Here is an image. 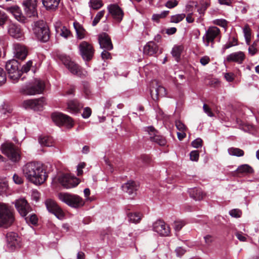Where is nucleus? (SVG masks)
Masks as SVG:
<instances>
[{
	"instance_id": "bf43d9fd",
	"label": "nucleus",
	"mask_w": 259,
	"mask_h": 259,
	"mask_svg": "<svg viewBox=\"0 0 259 259\" xmlns=\"http://www.w3.org/2000/svg\"><path fill=\"white\" fill-rule=\"evenodd\" d=\"M92 113V110L89 107H86L84 109L82 116L84 118H89Z\"/></svg>"
},
{
	"instance_id": "4468645a",
	"label": "nucleus",
	"mask_w": 259,
	"mask_h": 259,
	"mask_svg": "<svg viewBox=\"0 0 259 259\" xmlns=\"http://www.w3.org/2000/svg\"><path fill=\"white\" fill-rule=\"evenodd\" d=\"M15 207L20 214L26 217L27 213L31 211V208L24 198H20L15 202Z\"/></svg>"
},
{
	"instance_id": "8fccbe9b",
	"label": "nucleus",
	"mask_w": 259,
	"mask_h": 259,
	"mask_svg": "<svg viewBox=\"0 0 259 259\" xmlns=\"http://www.w3.org/2000/svg\"><path fill=\"white\" fill-rule=\"evenodd\" d=\"M231 216L234 218H240L241 215V211L238 209H233L229 211Z\"/></svg>"
},
{
	"instance_id": "cd10ccee",
	"label": "nucleus",
	"mask_w": 259,
	"mask_h": 259,
	"mask_svg": "<svg viewBox=\"0 0 259 259\" xmlns=\"http://www.w3.org/2000/svg\"><path fill=\"white\" fill-rule=\"evenodd\" d=\"M7 10L11 13L18 21L25 22V18L22 15L19 7L17 6L10 7L7 9Z\"/></svg>"
},
{
	"instance_id": "7c9ffc66",
	"label": "nucleus",
	"mask_w": 259,
	"mask_h": 259,
	"mask_svg": "<svg viewBox=\"0 0 259 259\" xmlns=\"http://www.w3.org/2000/svg\"><path fill=\"white\" fill-rule=\"evenodd\" d=\"M189 193L191 197L195 200H201L205 196V194L200 189L198 188L191 189L189 191Z\"/></svg>"
},
{
	"instance_id": "5701e85b",
	"label": "nucleus",
	"mask_w": 259,
	"mask_h": 259,
	"mask_svg": "<svg viewBox=\"0 0 259 259\" xmlns=\"http://www.w3.org/2000/svg\"><path fill=\"white\" fill-rule=\"evenodd\" d=\"M8 33L11 36L15 38H21L22 36V32L19 26L13 23L8 25Z\"/></svg>"
},
{
	"instance_id": "20e7f679",
	"label": "nucleus",
	"mask_w": 259,
	"mask_h": 259,
	"mask_svg": "<svg viewBox=\"0 0 259 259\" xmlns=\"http://www.w3.org/2000/svg\"><path fill=\"white\" fill-rule=\"evenodd\" d=\"M9 78L14 82H16L22 75V71L20 69L19 62L15 59L8 61L6 64Z\"/></svg>"
},
{
	"instance_id": "6e6d98bb",
	"label": "nucleus",
	"mask_w": 259,
	"mask_h": 259,
	"mask_svg": "<svg viewBox=\"0 0 259 259\" xmlns=\"http://www.w3.org/2000/svg\"><path fill=\"white\" fill-rule=\"evenodd\" d=\"M213 24L225 27L227 25V22L224 19H217L213 21Z\"/></svg>"
},
{
	"instance_id": "f03ea898",
	"label": "nucleus",
	"mask_w": 259,
	"mask_h": 259,
	"mask_svg": "<svg viewBox=\"0 0 259 259\" xmlns=\"http://www.w3.org/2000/svg\"><path fill=\"white\" fill-rule=\"evenodd\" d=\"M58 197L62 202L72 207L79 208L84 204L83 199L77 195L61 192L58 194Z\"/></svg>"
},
{
	"instance_id": "9d476101",
	"label": "nucleus",
	"mask_w": 259,
	"mask_h": 259,
	"mask_svg": "<svg viewBox=\"0 0 259 259\" xmlns=\"http://www.w3.org/2000/svg\"><path fill=\"white\" fill-rule=\"evenodd\" d=\"M53 121L58 125H64L68 127H71L73 125V120L68 115L61 113H54L52 115Z\"/></svg>"
},
{
	"instance_id": "2eb2a0df",
	"label": "nucleus",
	"mask_w": 259,
	"mask_h": 259,
	"mask_svg": "<svg viewBox=\"0 0 259 259\" xmlns=\"http://www.w3.org/2000/svg\"><path fill=\"white\" fill-rule=\"evenodd\" d=\"M7 246L11 250L20 247L21 240L18 235L13 232L8 233L7 235Z\"/></svg>"
},
{
	"instance_id": "c756f323",
	"label": "nucleus",
	"mask_w": 259,
	"mask_h": 259,
	"mask_svg": "<svg viewBox=\"0 0 259 259\" xmlns=\"http://www.w3.org/2000/svg\"><path fill=\"white\" fill-rule=\"evenodd\" d=\"M67 106L70 112L77 113L83 107V105L79 103L76 100H73L68 101Z\"/></svg>"
},
{
	"instance_id": "412c9836",
	"label": "nucleus",
	"mask_w": 259,
	"mask_h": 259,
	"mask_svg": "<svg viewBox=\"0 0 259 259\" xmlns=\"http://www.w3.org/2000/svg\"><path fill=\"white\" fill-rule=\"evenodd\" d=\"M14 53L16 58L24 60L28 55V49L24 45L16 43L13 45Z\"/></svg>"
},
{
	"instance_id": "a211bd4d",
	"label": "nucleus",
	"mask_w": 259,
	"mask_h": 259,
	"mask_svg": "<svg viewBox=\"0 0 259 259\" xmlns=\"http://www.w3.org/2000/svg\"><path fill=\"white\" fill-rule=\"evenodd\" d=\"M24 10L26 15L31 17L37 15L36 0H26L23 2Z\"/></svg>"
},
{
	"instance_id": "c9c22d12",
	"label": "nucleus",
	"mask_w": 259,
	"mask_h": 259,
	"mask_svg": "<svg viewBox=\"0 0 259 259\" xmlns=\"http://www.w3.org/2000/svg\"><path fill=\"white\" fill-rule=\"evenodd\" d=\"M39 142L41 145L50 147L53 146L54 141L50 137L44 136L39 138Z\"/></svg>"
},
{
	"instance_id": "052dcab7",
	"label": "nucleus",
	"mask_w": 259,
	"mask_h": 259,
	"mask_svg": "<svg viewBox=\"0 0 259 259\" xmlns=\"http://www.w3.org/2000/svg\"><path fill=\"white\" fill-rule=\"evenodd\" d=\"M85 166V163L84 162H81L78 165L77 167V176H79L82 175L83 174L82 169L84 168Z\"/></svg>"
},
{
	"instance_id": "58836bf2",
	"label": "nucleus",
	"mask_w": 259,
	"mask_h": 259,
	"mask_svg": "<svg viewBox=\"0 0 259 259\" xmlns=\"http://www.w3.org/2000/svg\"><path fill=\"white\" fill-rule=\"evenodd\" d=\"M244 36L247 45H249L251 40V29L248 25H246L243 29Z\"/></svg>"
},
{
	"instance_id": "f3484780",
	"label": "nucleus",
	"mask_w": 259,
	"mask_h": 259,
	"mask_svg": "<svg viewBox=\"0 0 259 259\" xmlns=\"http://www.w3.org/2000/svg\"><path fill=\"white\" fill-rule=\"evenodd\" d=\"M62 62L71 73L79 76L83 75L81 68L75 62L71 61L69 58H64L62 60Z\"/></svg>"
},
{
	"instance_id": "b1692460",
	"label": "nucleus",
	"mask_w": 259,
	"mask_h": 259,
	"mask_svg": "<svg viewBox=\"0 0 259 259\" xmlns=\"http://www.w3.org/2000/svg\"><path fill=\"white\" fill-rule=\"evenodd\" d=\"M245 59V55L243 52L239 51L237 52L233 53L226 58V60L228 62H234L238 64H241Z\"/></svg>"
},
{
	"instance_id": "0eeeda50",
	"label": "nucleus",
	"mask_w": 259,
	"mask_h": 259,
	"mask_svg": "<svg viewBox=\"0 0 259 259\" xmlns=\"http://www.w3.org/2000/svg\"><path fill=\"white\" fill-rule=\"evenodd\" d=\"M44 82L39 79H34L30 84L24 89V94L28 95H34L41 93L45 89Z\"/></svg>"
},
{
	"instance_id": "49530a36",
	"label": "nucleus",
	"mask_w": 259,
	"mask_h": 259,
	"mask_svg": "<svg viewBox=\"0 0 259 259\" xmlns=\"http://www.w3.org/2000/svg\"><path fill=\"white\" fill-rule=\"evenodd\" d=\"M33 62L32 60H29L27 61L25 64L23 65L21 68L22 73L25 72L27 73L28 72L31 67H32Z\"/></svg>"
},
{
	"instance_id": "a19ab883",
	"label": "nucleus",
	"mask_w": 259,
	"mask_h": 259,
	"mask_svg": "<svg viewBox=\"0 0 259 259\" xmlns=\"http://www.w3.org/2000/svg\"><path fill=\"white\" fill-rule=\"evenodd\" d=\"M185 17L186 15L185 14H180L173 15L171 17L170 22L175 23H179L182 21Z\"/></svg>"
},
{
	"instance_id": "3c124183",
	"label": "nucleus",
	"mask_w": 259,
	"mask_h": 259,
	"mask_svg": "<svg viewBox=\"0 0 259 259\" xmlns=\"http://www.w3.org/2000/svg\"><path fill=\"white\" fill-rule=\"evenodd\" d=\"M175 124H176V127H177V130H178L180 132H181V131H186L187 127L181 121H180V120L176 121V123H175Z\"/></svg>"
},
{
	"instance_id": "09e8293b",
	"label": "nucleus",
	"mask_w": 259,
	"mask_h": 259,
	"mask_svg": "<svg viewBox=\"0 0 259 259\" xmlns=\"http://www.w3.org/2000/svg\"><path fill=\"white\" fill-rule=\"evenodd\" d=\"M7 80L6 73L4 69L0 67V85L4 84Z\"/></svg>"
},
{
	"instance_id": "4be33fe9",
	"label": "nucleus",
	"mask_w": 259,
	"mask_h": 259,
	"mask_svg": "<svg viewBox=\"0 0 259 259\" xmlns=\"http://www.w3.org/2000/svg\"><path fill=\"white\" fill-rule=\"evenodd\" d=\"M98 41L100 48L107 51L113 49V45L109 35L106 33H102L98 36Z\"/></svg>"
},
{
	"instance_id": "f704fd0d",
	"label": "nucleus",
	"mask_w": 259,
	"mask_h": 259,
	"mask_svg": "<svg viewBox=\"0 0 259 259\" xmlns=\"http://www.w3.org/2000/svg\"><path fill=\"white\" fill-rule=\"evenodd\" d=\"M236 172L241 174H251L253 172V169L248 164H242L237 168Z\"/></svg>"
},
{
	"instance_id": "393cba45",
	"label": "nucleus",
	"mask_w": 259,
	"mask_h": 259,
	"mask_svg": "<svg viewBox=\"0 0 259 259\" xmlns=\"http://www.w3.org/2000/svg\"><path fill=\"white\" fill-rule=\"evenodd\" d=\"M158 51V46L153 41H149L144 46L143 52L144 54L152 56Z\"/></svg>"
},
{
	"instance_id": "6e6552de",
	"label": "nucleus",
	"mask_w": 259,
	"mask_h": 259,
	"mask_svg": "<svg viewBox=\"0 0 259 259\" xmlns=\"http://www.w3.org/2000/svg\"><path fill=\"white\" fill-rule=\"evenodd\" d=\"M78 48L79 54L84 60L89 61L93 58L95 51L91 44L82 41L79 44Z\"/></svg>"
},
{
	"instance_id": "79ce46f5",
	"label": "nucleus",
	"mask_w": 259,
	"mask_h": 259,
	"mask_svg": "<svg viewBox=\"0 0 259 259\" xmlns=\"http://www.w3.org/2000/svg\"><path fill=\"white\" fill-rule=\"evenodd\" d=\"M186 224L184 221H176L173 224V227L176 231H179Z\"/></svg>"
},
{
	"instance_id": "de8ad7c7",
	"label": "nucleus",
	"mask_w": 259,
	"mask_h": 259,
	"mask_svg": "<svg viewBox=\"0 0 259 259\" xmlns=\"http://www.w3.org/2000/svg\"><path fill=\"white\" fill-rule=\"evenodd\" d=\"M7 14L3 11L0 10V26H3L8 20Z\"/></svg>"
},
{
	"instance_id": "4d7b16f0",
	"label": "nucleus",
	"mask_w": 259,
	"mask_h": 259,
	"mask_svg": "<svg viewBox=\"0 0 259 259\" xmlns=\"http://www.w3.org/2000/svg\"><path fill=\"white\" fill-rule=\"evenodd\" d=\"M202 140L200 138H197L194 140L192 142L191 144L193 147L195 148H198L202 146Z\"/></svg>"
},
{
	"instance_id": "603ef678",
	"label": "nucleus",
	"mask_w": 259,
	"mask_h": 259,
	"mask_svg": "<svg viewBox=\"0 0 259 259\" xmlns=\"http://www.w3.org/2000/svg\"><path fill=\"white\" fill-rule=\"evenodd\" d=\"M13 179L14 183L16 184L20 185L24 182L22 177L16 174L14 175Z\"/></svg>"
},
{
	"instance_id": "39448f33",
	"label": "nucleus",
	"mask_w": 259,
	"mask_h": 259,
	"mask_svg": "<svg viewBox=\"0 0 259 259\" xmlns=\"http://www.w3.org/2000/svg\"><path fill=\"white\" fill-rule=\"evenodd\" d=\"M2 152L13 162H17L20 159V151L13 144L5 143L2 145Z\"/></svg>"
},
{
	"instance_id": "72a5a7b5",
	"label": "nucleus",
	"mask_w": 259,
	"mask_h": 259,
	"mask_svg": "<svg viewBox=\"0 0 259 259\" xmlns=\"http://www.w3.org/2000/svg\"><path fill=\"white\" fill-rule=\"evenodd\" d=\"M165 89L161 86H159L156 89L151 91V95L153 99H157L158 96H163L165 93Z\"/></svg>"
},
{
	"instance_id": "5fc2aeb1",
	"label": "nucleus",
	"mask_w": 259,
	"mask_h": 259,
	"mask_svg": "<svg viewBox=\"0 0 259 259\" xmlns=\"http://www.w3.org/2000/svg\"><path fill=\"white\" fill-rule=\"evenodd\" d=\"M203 109L204 112L207 114V115L209 117L214 116V114L211 111V109L209 108V107L206 104H204L203 106Z\"/></svg>"
},
{
	"instance_id": "69168bd1",
	"label": "nucleus",
	"mask_w": 259,
	"mask_h": 259,
	"mask_svg": "<svg viewBox=\"0 0 259 259\" xmlns=\"http://www.w3.org/2000/svg\"><path fill=\"white\" fill-rule=\"evenodd\" d=\"M210 61V59L207 56H204L200 59V62L203 65L207 64Z\"/></svg>"
},
{
	"instance_id": "dca6fc26",
	"label": "nucleus",
	"mask_w": 259,
	"mask_h": 259,
	"mask_svg": "<svg viewBox=\"0 0 259 259\" xmlns=\"http://www.w3.org/2000/svg\"><path fill=\"white\" fill-rule=\"evenodd\" d=\"M109 13L116 21L120 22L123 18L124 13L117 4H110L108 6Z\"/></svg>"
},
{
	"instance_id": "a878e982",
	"label": "nucleus",
	"mask_w": 259,
	"mask_h": 259,
	"mask_svg": "<svg viewBox=\"0 0 259 259\" xmlns=\"http://www.w3.org/2000/svg\"><path fill=\"white\" fill-rule=\"evenodd\" d=\"M138 185L134 181H130L122 186L123 191L129 195L133 194L138 189Z\"/></svg>"
},
{
	"instance_id": "864d4df0",
	"label": "nucleus",
	"mask_w": 259,
	"mask_h": 259,
	"mask_svg": "<svg viewBox=\"0 0 259 259\" xmlns=\"http://www.w3.org/2000/svg\"><path fill=\"white\" fill-rule=\"evenodd\" d=\"M178 3L177 0H170L166 3L165 6L169 9H171L176 7L178 5Z\"/></svg>"
},
{
	"instance_id": "aec40b11",
	"label": "nucleus",
	"mask_w": 259,
	"mask_h": 259,
	"mask_svg": "<svg viewBox=\"0 0 259 259\" xmlns=\"http://www.w3.org/2000/svg\"><path fill=\"white\" fill-rule=\"evenodd\" d=\"M149 135L151 141L157 143L160 146H164L166 144L165 139L162 136L157 135V132L153 126H148L146 128Z\"/></svg>"
},
{
	"instance_id": "c85d7f7f",
	"label": "nucleus",
	"mask_w": 259,
	"mask_h": 259,
	"mask_svg": "<svg viewBox=\"0 0 259 259\" xmlns=\"http://www.w3.org/2000/svg\"><path fill=\"white\" fill-rule=\"evenodd\" d=\"M73 26L76 33V37L79 39H82L85 37L87 32L82 26L77 22L73 23Z\"/></svg>"
},
{
	"instance_id": "7ed1b4c3",
	"label": "nucleus",
	"mask_w": 259,
	"mask_h": 259,
	"mask_svg": "<svg viewBox=\"0 0 259 259\" xmlns=\"http://www.w3.org/2000/svg\"><path fill=\"white\" fill-rule=\"evenodd\" d=\"M221 33L219 28L215 26L209 27L202 37V41L205 47H213L215 39H220Z\"/></svg>"
},
{
	"instance_id": "e433bc0d",
	"label": "nucleus",
	"mask_w": 259,
	"mask_h": 259,
	"mask_svg": "<svg viewBox=\"0 0 259 259\" xmlns=\"http://www.w3.org/2000/svg\"><path fill=\"white\" fill-rule=\"evenodd\" d=\"M228 152L230 155L237 157L243 156L244 154V151L242 149L235 147L229 148Z\"/></svg>"
},
{
	"instance_id": "9b49d317",
	"label": "nucleus",
	"mask_w": 259,
	"mask_h": 259,
	"mask_svg": "<svg viewBox=\"0 0 259 259\" xmlns=\"http://www.w3.org/2000/svg\"><path fill=\"white\" fill-rule=\"evenodd\" d=\"M58 181L62 186L66 189L76 187L79 183V181L77 178L67 174L60 176Z\"/></svg>"
},
{
	"instance_id": "f257e3e1",
	"label": "nucleus",
	"mask_w": 259,
	"mask_h": 259,
	"mask_svg": "<svg viewBox=\"0 0 259 259\" xmlns=\"http://www.w3.org/2000/svg\"><path fill=\"white\" fill-rule=\"evenodd\" d=\"M22 170L26 179L35 185L43 184L48 177L42 165L38 162H28L22 167Z\"/></svg>"
},
{
	"instance_id": "a18cd8bd",
	"label": "nucleus",
	"mask_w": 259,
	"mask_h": 259,
	"mask_svg": "<svg viewBox=\"0 0 259 259\" xmlns=\"http://www.w3.org/2000/svg\"><path fill=\"white\" fill-rule=\"evenodd\" d=\"M8 187V183L3 180H0V195L6 192Z\"/></svg>"
},
{
	"instance_id": "ddd939ff",
	"label": "nucleus",
	"mask_w": 259,
	"mask_h": 259,
	"mask_svg": "<svg viewBox=\"0 0 259 259\" xmlns=\"http://www.w3.org/2000/svg\"><path fill=\"white\" fill-rule=\"evenodd\" d=\"M46 104L44 98H40L37 99L27 100L23 102V106L25 108H31L34 110H41Z\"/></svg>"
},
{
	"instance_id": "c03bdc74",
	"label": "nucleus",
	"mask_w": 259,
	"mask_h": 259,
	"mask_svg": "<svg viewBox=\"0 0 259 259\" xmlns=\"http://www.w3.org/2000/svg\"><path fill=\"white\" fill-rule=\"evenodd\" d=\"M27 223H30L32 225H36L38 222V219L35 214H30L29 217L25 218Z\"/></svg>"
},
{
	"instance_id": "2f4dec72",
	"label": "nucleus",
	"mask_w": 259,
	"mask_h": 259,
	"mask_svg": "<svg viewBox=\"0 0 259 259\" xmlns=\"http://www.w3.org/2000/svg\"><path fill=\"white\" fill-rule=\"evenodd\" d=\"M44 7L48 10H54L58 6L60 0H42Z\"/></svg>"
},
{
	"instance_id": "338daca9",
	"label": "nucleus",
	"mask_w": 259,
	"mask_h": 259,
	"mask_svg": "<svg viewBox=\"0 0 259 259\" xmlns=\"http://www.w3.org/2000/svg\"><path fill=\"white\" fill-rule=\"evenodd\" d=\"M248 51H249V53L251 55H254L256 52H257V49L256 48H255V44L254 43L252 45L250 46L249 48H248Z\"/></svg>"
},
{
	"instance_id": "4c0bfd02",
	"label": "nucleus",
	"mask_w": 259,
	"mask_h": 259,
	"mask_svg": "<svg viewBox=\"0 0 259 259\" xmlns=\"http://www.w3.org/2000/svg\"><path fill=\"white\" fill-rule=\"evenodd\" d=\"M142 215L140 213L134 212L128 214L129 221L133 223H138L141 220Z\"/></svg>"
},
{
	"instance_id": "1a4fd4ad",
	"label": "nucleus",
	"mask_w": 259,
	"mask_h": 259,
	"mask_svg": "<svg viewBox=\"0 0 259 259\" xmlns=\"http://www.w3.org/2000/svg\"><path fill=\"white\" fill-rule=\"evenodd\" d=\"M12 211L3 204H0V227L4 225H9L14 221Z\"/></svg>"
},
{
	"instance_id": "6ab92c4d",
	"label": "nucleus",
	"mask_w": 259,
	"mask_h": 259,
	"mask_svg": "<svg viewBox=\"0 0 259 259\" xmlns=\"http://www.w3.org/2000/svg\"><path fill=\"white\" fill-rule=\"evenodd\" d=\"M153 230L161 236H166L170 233L169 227L161 220L155 222L153 225Z\"/></svg>"
},
{
	"instance_id": "680f3d73",
	"label": "nucleus",
	"mask_w": 259,
	"mask_h": 259,
	"mask_svg": "<svg viewBox=\"0 0 259 259\" xmlns=\"http://www.w3.org/2000/svg\"><path fill=\"white\" fill-rule=\"evenodd\" d=\"M40 197L39 193L36 190H33L31 193V198L33 200L37 201Z\"/></svg>"
},
{
	"instance_id": "13d9d810",
	"label": "nucleus",
	"mask_w": 259,
	"mask_h": 259,
	"mask_svg": "<svg viewBox=\"0 0 259 259\" xmlns=\"http://www.w3.org/2000/svg\"><path fill=\"white\" fill-rule=\"evenodd\" d=\"M190 159L192 161H197L199 158V153L197 151H193L190 154Z\"/></svg>"
},
{
	"instance_id": "ea45409f",
	"label": "nucleus",
	"mask_w": 259,
	"mask_h": 259,
	"mask_svg": "<svg viewBox=\"0 0 259 259\" xmlns=\"http://www.w3.org/2000/svg\"><path fill=\"white\" fill-rule=\"evenodd\" d=\"M103 6L102 0H90L89 6L94 10H98Z\"/></svg>"
},
{
	"instance_id": "f8f14e48",
	"label": "nucleus",
	"mask_w": 259,
	"mask_h": 259,
	"mask_svg": "<svg viewBox=\"0 0 259 259\" xmlns=\"http://www.w3.org/2000/svg\"><path fill=\"white\" fill-rule=\"evenodd\" d=\"M45 205L49 211L54 214L59 219L62 220L64 217V213L56 202L52 199H47Z\"/></svg>"
},
{
	"instance_id": "e2e57ef3",
	"label": "nucleus",
	"mask_w": 259,
	"mask_h": 259,
	"mask_svg": "<svg viewBox=\"0 0 259 259\" xmlns=\"http://www.w3.org/2000/svg\"><path fill=\"white\" fill-rule=\"evenodd\" d=\"M224 77L229 82H232L234 79V75L232 73H226L225 74Z\"/></svg>"
},
{
	"instance_id": "473e14b6",
	"label": "nucleus",
	"mask_w": 259,
	"mask_h": 259,
	"mask_svg": "<svg viewBox=\"0 0 259 259\" xmlns=\"http://www.w3.org/2000/svg\"><path fill=\"white\" fill-rule=\"evenodd\" d=\"M183 50L184 47L182 45H176L173 47L171 51V54L177 62L179 61Z\"/></svg>"
},
{
	"instance_id": "774afa93",
	"label": "nucleus",
	"mask_w": 259,
	"mask_h": 259,
	"mask_svg": "<svg viewBox=\"0 0 259 259\" xmlns=\"http://www.w3.org/2000/svg\"><path fill=\"white\" fill-rule=\"evenodd\" d=\"M205 242L206 244L210 245L213 241L212 237L209 235H207L204 237Z\"/></svg>"
},
{
	"instance_id": "423d86ee",
	"label": "nucleus",
	"mask_w": 259,
	"mask_h": 259,
	"mask_svg": "<svg viewBox=\"0 0 259 259\" xmlns=\"http://www.w3.org/2000/svg\"><path fill=\"white\" fill-rule=\"evenodd\" d=\"M33 32L40 40L46 42L50 38L49 29L43 21L36 22L33 27Z\"/></svg>"
},
{
	"instance_id": "37998d69",
	"label": "nucleus",
	"mask_w": 259,
	"mask_h": 259,
	"mask_svg": "<svg viewBox=\"0 0 259 259\" xmlns=\"http://www.w3.org/2000/svg\"><path fill=\"white\" fill-rule=\"evenodd\" d=\"M104 14H105L104 10H102V11L99 12L96 15V16L93 21L92 25L93 26H96L98 23V22L100 21L101 19L104 16Z\"/></svg>"
},
{
	"instance_id": "bb28decb",
	"label": "nucleus",
	"mask_w": 259,
	"mask_h": 259,
	"mask_svg": "<svg viewBox=\"0 0 259 259\" xmlns=\"http://www.w3.org/2000/svg\"><path fill=\"white\" fill-rule=\"evenodd\" d=\"M55 27L56 32L59 33L61 36L67 38L71 35V32L67 27L62 26L60 22H57L55 24Z\"/></svg>"
},
{
	"instance_id": "0e129e2a",
	"label": "nucleus",
	"mask_w": 259,
	"mask_h": 259,
	"mask_svg": "<svg viewBox=\"0 0 259 259\" xmlns=\"http://www.w3.org/2000/svg\"><path fill=\"white\" fill-rule=\"evenodd\" d=\"M176 252L177 255L178 256H181L185 253L186 250L182 247H178L176 248Z\"/></svg>"
}]
</instances>
